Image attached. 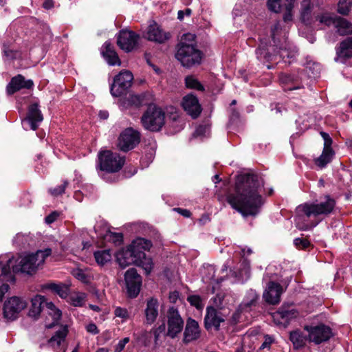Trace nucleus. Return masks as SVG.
Masks as SVG:
<instances>
[{"label":"nucleus","instance_id":"f257e3e1","mask_svg":"<svg viewBox=\"0 0 352 352\" xmlns=\"http://www.w3.org/2000/svg\"><path fill=\"white\" fill-rule=\"evenodd\" d=\"M264 183L254 174L240 177L235 184L234 190L226 195L230 206L243 217L255 216L259 213L264 199L262 197Z\"/></svg>","mask_w":352,"mask_h":352},{"label":"nucleus","instance_id":"f03ea898","mask_svg":"<svg viewBox=\"0 0 352 352\" xmlns=\"http://www.w3.org/2000/svg\"><path fill=\"white\" fill-rule=\"evenodd\" d=\"M51 249L47 248L45 250H38L34 254L19 256L15 261L14 258L9 259L7 264L1 269L2 279L8 281L12 278L10 274L11 265L14 273L23 272L30 274L34 272L38 267L44 263L45 258L51 254Z\"/></svg>","mask_w":352,"mask_h":352},{"label":"nucleus","instance_id":"7ed1b4c3","mask_svg":"<svg viewBox=\"0 0 352 352\" xmlns=\"http://www.w3.org/2000/svg\"><path fill=\"white\" fill-rule=\"evenodd\" d=\"M335 206V199L329 195H325L319 201L316 200L299 205L296 210L298 217L318 218L330 214L333 211Z\"/></svg>","mask_w":352,"mask_h":352},{"label":"nucleus","instance_id":"20e7f679","mask_svg":"<svg viewBox=\"0 0 352 352\" xmlns=\"http://www.w3.org/2000/svg\"><path fill=\"white\" fill-rule=\"evenodd\" d=\"M144 129L151 131H159L165 124V113L155 104H150L141 118Z\"/></svg>","mask_w":352,"mask_h":352},{"label":"nucleus","instance_id":"39448f33","mask_svg":"<svg viewBox=\"0 0 352 352\" xmlns=\"http://www.w3.org/2000/svg\"><path fill=\"white\" fill-rule=\"evenodd\" d=\"M175 57L184 67H190L200 63L201 53L194 45L183 42L179 43Z\"/></svg>","mask_w":352,"mask_h":352},{"label":"nucleus","instance_id":"423d86ee","mask_svg":"<svg viewBox=\"0 0 352 352\" xmlns=\"http://www.w3.org/2000/svg\"><path fill=\"white\" fill-rule=\"evenodd\" d=\"M100 169L107 173L119 171L124 164V158L111 151L100 152L98 155Z\"/></svg>","mask_w":352,"mask_h":352},{"label":"nucleus","instance_id":"0eeeda50","mask_svg":"<svg viewBox=\"0 0 352 352\" xmlns=\"http://www.w3.org/2000/svg\"><path fill=\"white\" fill-rule=\"evenodd\" d=\"M133 76L127 70H123L116 75L111 86V94L113 96L120 97L131 87Z\"/></svg>","mask_w":352,"mask_h":352},{"label":"nucleus","instance_id":"6e6552de","mask_svg":"<svg viewBox=\"0 0 352 352\" xmlns=\"http://www.w3.org/2000/svg\"><path fill=\"white\" fill-rule=\"evenodd\" d=\"M27 307V302L22 298L12 296L3 305V316L8 320L16 319L20 312Z\"/></svg>","mask_w":352,"mask_h":352},{"label":"nucleus","instance_id":"1a4fd4ad","mask_svg":"<svg viewBox=\"0 0 352 352\" xmlns=\"http://www.w3.org/2000/svg\"><path fill=\"white\" fill-rule=\"evenodd\" d=\"M140 142V133L132 128H127L120 133L118 147L126 152L134 148Z\"/></svg>","mask_w":352,"mask_h":352},{"label":"nucleus","instance_id":"9d476101","mask_svg":"<svg viewBox=\"0 0 352 352\" xmlns=\"http://www.w3.org/2000/svg\"><path fill=\"white\" fill-rule=\"evenodd\" d=\"M143 37L149 41L162 44L170 38V34L164 30L156 22L153 21L143 33Z\"/></svg>","mask_w":352,"mask_h":352},{"label":"nucleus","instance_id":"9b49d317","mask_svg":"<svg viewBox=\"0 0 352 352\" xmlns=\"http://www.w3.org/2000/svg\"><path fill=\"white\" fill-rule=\"evenodd\" d=\"M140 36L133 31L121 30L117 38L118 45L126 52H131L138 43Z\"/></svg>","mask_w":352,"mask_h":352},{"label":"nucleus","instance_id":"f8f14e48","mask_svg":"<svg viewBox=\"0 0 352 352\" xmlns=\"http://www.w3.org/2000/svg\"><path fill=\"white\" fill-rule=\"evenodd\" d=\"M305 329L309 333V341L316 344L327 341L332 336L331 329L324 324L305 327Z\"/></svg>","mask_w":352,"mask_h":352},{"label":"nucleus","instance_id":"ddd939ff","mask_svg":"<svg viewBox=\"0 0 352 352\" xmlns=\"http://www.w3.org/2000/svg\"><path fill=\"white\" fill-rule=\"evenodd\" d=\"M124 279L129 296L136 297L140 291L141 276L138 274L136 270L131 268L126 272Z\"/></svg>","mask_w":352,"mask_h":352},{"label":"nucleus","instance_id":"4468645a","mask_svg":"<svg viewBox=\"0 0 352 352\" xmlns=\"http://www.w3.org/2000/svg\"><path fill=\"white\" fill-rule=\"evenodd\" d=\"M184 327V321L177 311H170L168 316V331L166 335L174 338L181 333Z\"/></svg>","mask_w":352,"mask_h":352},{"label":"nucleus","instance_id":"2eb2a0df","mask_svg":"<svg viewBox=\"0 0 352 352\" xmlns=\"http://www.w3.org/2000/svg\"><path fill=\"white\" fill-rule=\"evenodd\" d=\"M283 292V287L279 283L271 281L267 284L263 296L267 303L276 305L280 302Z\"/></svg>","mask_w":352,"mask_h":352},{"label":"nucleus","instance_id":"dca6fc26","mask_svg":"<svg viewBox=\"0 0 352 352\" xmlns=\"http://www.w3.org/2000/svg\"><path fill=\"white\" fill-rule=\"evenodd\" d=\"M182 107L192 118H197L202 110L197 96L191 94L183 98Z\"/></svg>","mask_w":352,"mask_h":352},{"label":"nucleus","instance_id":"f3484780","mask_svg":"<svg viewBox=\"0 0 352 352\" xmlns=\"http://www.w3.org/2000/svg\"><path fill=\"white\" fill-rule=\"evenodd\" d=\"M200 333L201 331L198 322L192 318H189L186 322L184 332V342L189 343L197 340L200 336Z\"/></svg>","mask_w":352,"mask_h":352},{"label":"nucleus","instance_id":"a211bd4d","mask_svg":"<svg viewBox=\"0 0 352 352\" xmlns=\"http://www.w3.org/2000/svg\"><path fill=\"white\" fill-rule=\"evenodd\" d=\"M117 262L122 268L136 263H140V260L137 258V256L133 253L129 247L126 250L120 251L116 254Z\"/></svg>","mask_w":352,"mask_h":352},{"label":"nucleus","instance_id":"6ab92c4d","mask_svg":"<svg viewBox=\"0 0 352 352\" xmlns=\"http://www.w3.org/2000/svg\"><path fill=\"white\" fill-rule=\"evenodd\" d=\"M33 85L32 80H25L22 75L19 74L11 79L7 86V92L8 94L12 95L21 89H30Z\"/></svg>","mask_w":352,"mask_h":352},{"label":"nucleus","instance_id":"aec40b11","mask_svg":"<svg viewBox=\"0 0 352 352\" xmlns=\"http://www.w3.org/2000/svg\"><path fill=\"white\" fill-rule=\"evenodd\" d=\"M43 120V117L38 108V104L34 103L30 105L27 118L23 122H28L30 125V129L35 131L38 128V124L41 122Z\"/></svg>","mask_w":352,"mask_h":352},{"label":"nucleus","instance_id":"412c9836","mask_svg":"<svg viewBox=\"0 0 352 352\" xmlns=\"http://www.w3.org/2000/svg\"><path fill=\"white\" fill-rule=\"evenodd\" d=\"M159 314V302L157 299L151 298L146 300L144 309L145 322L148 324H152L157 319Z\"/></svg>","mask_w":352,"mask_h":352},{"label":"nucleus","instance_id":"4be33fe9","mask_svg":"<svg viewBox=\"0 0 352 352\" xmlns=\"http://www.w3.org/2000/svg\"><path fill=\"white\" fill-rule=\"evenodd\" d=\"M151 246L152 243L150 241L143 238H138L133 240L128 247L133 251L137 258L140 260L144 258L146 255L144 251L148 250Z\"/></svg>","mask_w":352,"mask_h":352},{"label":"nucleus","instance_id":"5701e85b","mask_svg":"<svg viewBox=\"0 0 352 352\" xmlns=\"http://www.w3.org/2000/svg\"><path fill=\"white\" fill-rule=\"evenodd\" d=\"M223 322H224V318L219 312L213 307L207 308V313L204 318L205 327L207 329L213 327L217 329Z\"/></svg>","mask_w":352,"mask_h":352},{"label":"nucleus","instance_id":"b1692460","mask_svg":"<svg viewBox=\"0 0 352 352\" xmlns=\"http://www.w3.org/2000/svg\"><path fill=\"white\" fill-rule=\"evenodd\" d=\"M296 315V311L294 309H285L282 307L273 314V318L274 322L278 325L285 327L289 320L295 318Z\"/></svg>","mask_w":352,"mask_h":352},{"label":"nucleus","instance_id":"393cba45","mask_svg":"<svg viewBox=\"0 0 352 352\" xmlns=\"http://www.w3.org/2000/svg\"><path fill=\"white\" fill-rule=\"evenodd\" d=\"M47 302L43 296H35L31 300V307L28 313L29 316L34 319L38 318Z\"/></svg>","mask_w":352,"mask_h":352},{"label":"nucleus","instance_id":"a878e982","mask_svg":"<svg viewBox=\"0 0 352 352\" xmlns=\"http://www.w3.org/2000/svg\"><path fill=\"white\" fill-rule=\"evenodd\" d=\"M104 47L105 50L102 52V54L108 64L110 65L120 66L121 65V61L111 43L105 42Z\"/></svg>","mask_w":352,"mask_h":352},{"label":"nucleus","instance_id":"bb28decb","mask_svg":"<svg viewBox=\"0 0 352 352\" xmlns=\"http://www.w3.org/2000/svg\"><path fill=\"white\" fill-rule=\"evenodd\" d=\"M45 309L48 316L52 319V322H46L45 327L50 329L58 323L61 317V311L52 302H47L45 304Z\"/></svg>","mask_w":352,"mask_h":352},{"label":"nucleus","instance_id":"cd10ccee","mask_svg":"<svg viewBox=\"0 0 352 352\" xmlns=\"http://www.w3.org/2000/svg\"><path fill=\"white\" fill-rule=\"evenodd\" d=\"M338 58H348L352 56V38H347L340 43L337 49Z\"/></svg>","mask_w":352,"mask_h":352},{"label":"nucleus","instance_id":"c85d7f7f","mask_svg":"<svg viewBox=\"0 0 352 352\" xmlns=\"http://www.w3.org/2000/svg\"><path fill=\"white\" fill-rule=\"evenodd\" d=\"M302 77L296 76L292 74H282L280 77V80L281 83L285 85H292L288 86L285 89L292 91L300 89L302 87V86L300 85L299 83V79H301Z\"/></svg>","mask_w":352,"mask_h":352},{"label":"nucleus","instance_id":"c756f323","mask_svg":"<svg viewBox=\"0 0 352 352\" xmlns=\"http://www.w3.org/2000/svg\"><path fill=\"white\" fill-rule=\"evenodd\" d=\"M335 28L340 35H347L352 34V23L345 19L338 17L336 18Z\"/></svg>","mask_w":352,"mask_h":352},{"label":"nucleus","instance_id":"7c9ffc66","mask_svg":"<svg viewBox=\"0 0 352 352\" xmlns=\"http://www.w3.org/2000/svg\"><path fill=\"white\" fill-rule=\"evenodd\" d=\"M67 333V327L66 325L61 327L54 336L50 338L49 344L54 349L59 347L61 342L64 341Z\"/></svg>","mask_w":352,"mask_h":352},{"label":"nucleus","instance_id":"2f4dec72","mask_svg":"<svg viewBox=\"0 0 352 352\" xmlns=\"http://www.w3.org/2000/svg\"><path fill=\"white\" fill-rule=\"evenodd\" d=\"M333 155L331 148H324L321 155L315 160V164L318 167L323 168L331 161Z\"/></svg>","mask_w":352,"mask_h":352},{"label":"nucleus","instance_id":"473e14b6","mask_svg":"<svg viewBox=\"0 0 352 352\" xmlns=\"http://www.w3.org/2000/svg\"><path fill=\"white\" fill-rule=\"evenodd\" d=\"M289 339L293 343L294 348L298 349L305 344L307 336L302 331L296 330L290 333Z\"/></svg>","mask_w":352,"mask_h":352},{"label":"nucleus","instance_id":"72a5a7b5","mask_svg":"<svg viewBox=\"0 0 352 352\" xmlns=\"http://www.w3.org/2000/svg\"><path fill=\"white\" fill-rule=\"evenodd\" d=\"M94 258L98 265L103 266L111 261L112 254L109 250H98L94 252Z\"/></svg>","mask_w":352,"mask_h":352},{"label":"nucleus","instance_id":"f704fd0d","mask_svg":"<svg viewBox=\"0 0 352 352\" xmlns=\"http://www.w3.org/2000/svg\"><path fill=\"white\" fill-rule=\"evenodd\" d=\"M43 288L55 292L61 298H65L67 296L68 288L63 284L47 283L43 286Z\"/></svg>","mask_w":352,"mask_h":352},{"label":"nucleus","instance_id":"c9c22d12","mask_svg":"<svg viewBox=\"0 0 352 352\" xmlns=\"http://www.w3.org/2000/svg\"><path fill=\"white\" fill-rule=\"evenodd\" d=\"M3 53L9 60L20 57L21 53L16 50L10 43H4L3 45Z\"/></svg>","mask_w":352,"mask_h":352},{"label":"nucleus","instance_id":"e433bc0d","mask_svg":"<svg viewBox=\"0 0 352 352\" xmlns=\"http://www.w3.org/2000/svg\"><path fill=\"white\" fill-rule=\"evenodd\" d=\"M311 12V0H302L301 2V19L304 23H307Z\"/></svg>","mask_w":352,"mask_h":352},{"label":"nucleus","instance_id":"4c0bfd02","mask_svg":"<svg viewBox=\"0 0 352 352\" xmlns=\"http://www.w3.org/2000/svg\"><path fill=\"white\" fill-rule=\"evenodd\" d=\"M278 54L280 58L284 59L286 57L288 58H291L295 56L296 54V51L294 50H291L290 47L289 45V43H287L286 41L283 44H282L281 46L278 48Z\"/></svg>","mask_w":352,"mask_h":352},{"label":"nucleus","instance_id":"58836bf2","mask_svg":"<svg viewBox=\"0 0 352 352\" xmlns=\"http://www.w3.org/2000/svg\"><path fill=\"white\" fill-rule=\"evenodd\" d=\"M186 87L188 89L204 91V87L201 82L192 76H188L185 78Z\"/></svg>","mask_w":352,"mask_h":352},{"label":"nucleus","instance_id":"ea45409f","mask_svg":"<svg viewBox=\"0 0 352 352\" xmlns=\"http://www.w3.org/2000/svg\"><path fill=\"white\" fill-rule=\"evenodd\" d=\"M86 299V295L84 293H75L69 296L70 303L75 307H82Z\"/></svg>","mask_w":352,"mask_h":352},{"label":"nucleus","instance_id":"a19ab883","mask_svg":"<svg viewBox=\"0 0 352 352\" xmlns=\"http://www.w3.org/2000/svg\"><path fill=\"white\" fill-rule=\"evenodd\" d=\"M72 275L83 283H88L90 281V277L86 271L80 268L74 269L72 272Z\"/></svg>","mask_w":352,"mask_h":352},{"label":"nucleus","instance_id":"79ce46f5","mask_svg":"<svg viewBox=\"0 0 352 352\" xmlns=\"http://www.w3.org/2000/svg\"><path fill=\"white\" fill-rule=\"evenodd\" d=\"M257 58L260 60H265L267 61L276 60V55L270 54L267 50L262 47H259L256 50Z\"/></svg>","mask_w":352,"mask_h":352},{"label":"nucleus","instance_id":"37998d69","mask_svg":"<svg viewBox=\"0 0 352 352\" xmlns=\"http://www.w3.org/2000/svg\"><path fill=\"white\" fill-rule=\"evenodd\" d=\"M258 299V295L254 290H250L248 293V298L241 305V307H249L254 304Z\"/></svg>","mask_w":352,"mask_h":352},{"label":"nucleus","instance_id":"c03bdc74","mask_svg":"<svg viewBox=\"0 0 352 352\" xmlns=\"http://www.w3.org/2000/svg\"><path fill=\"white\" fill-rule=\"evenodd\" d=\"M338 16H333L329 14H322L317 16L316 20L318 21L320 23H324L327 26H330L331 25H336V18Z\"/></svg>","mask_w":352,"mask_h":352},{"label":"nucleus","instance_id":"a18cd8bd","mask_svg":"<svg viewBox=\"0 0 352 352\" xmlns=\"http://www.w3.org/2000/svg\"><path fill=\"white\" fill-rule=\"evenodd\" d=\"M351 7V2L349 0H340L338 5V12L343 15L349 14Z\"/></svg>","mask_w":352,"mask_h":352},{"label":"nucleus","instance_id":"49530a36","mask_svg":"<svg viewBox=\"0 0 352 352\" xmlns=\"http://www.w3.org/2000/svg\"><path fill=\"white\" fill-rule=\"evenodd\" d=\"M114 315L116 317L121 318L122 322H125L130 318V314L127 309L121 307L115 308Z\"/></svg>","mask_w":352,"mask_h":352},{"label":"nucleus","instance_id":"de8ad7c7","mask_svg":"<svg viewBox=\"0 0 352 352\" xmlns=\"http://www.w3.org/2000/svg\"><path fill=\"white\" fill-rule=\"evenodd\" d=\"M135 265L142 266L145 270L146 274H148L153 268L152 261L151 258H146V255L144 258L140 259V263H136Z\"/></svg>","mask_w":352,"mask_h":352},{"label":"nucleus","instance_id":"09e8293b","mask_svg":"<svg viewBox=\"0 0 352 352\" xmlns=\"http://www.w3.org/2000/svg\"><path fill=\"white\" fill-rule=\"evenodd\" d=\"M312 66H313V69L314 71L311 72V73H310V71L311 69V64L310 63H308L307 64V66L306 67L307 69V72L308 74V75L310 76V77H313V78H316L317 77L319 74H320V66L319 64H316V63H313L312 64Z\"/></svg>","mask_w":352,"mask_h":352},{"label":"nucleus","instance_id":"8fccbe9b","mask_svg":"<svg viewBox=\"0 0 352 352\" xmlns=\"http://www.w3.org/2000/svg\"><path fill=\"white\" fill-rule=\"evenodd\" d=\"M294 244L299 250L306 249L310 245V243L307 239L300 238L295 239Z\"/></svg>","mask_w":352,"mask_h":352},{"label":"nucleus","instance_id":"3c124183","mask_svg":"<svg viewBox=\"0 0 352 352\" xmlns=\"http://www.w3.org/2000/svg\"><path fill=\"white\" fill-rule=\"evenodd\" d=\"M68 183L67 182L65 181L63 184L60 186H58L54 188H50L49 190L50 194L53 196H58L63 193H64L65 188L67 187Z\"/></svg>","mask_w":352,"mask_h":352},{"label":"nucleus","instance_id":"603ef678","mask_svg":"<svg viewBox=\"0 0 352 352\" xmlns=\"http://www.w3.org/2000/svg\"><path fill=\"white\" fill-rule=\"evenodd\" d=\"M267 7L271 11L279 12L281 8L280 0H268Z\"/></svg>","mask_w":352,"mask_h":352},{"label":"nucleus","instance_id":"864d4df0","mask_svg":"<svg viewBox=\"0 0 352 352\" xmlns=\"http://www.w3.org/2000/svg\"><path fill=\"white\" fill-rule=\"evenodd\" d=\"M110 240H112L113 243L116 244H120L122 241L123 236L121 233L111 232H110L108 234Z\"/></svg>","mask_w":352,"mask_h":352},{"label":"nucleus","instance_id":"5fc2aeb1","mask_svg":"<svg viewBox=\"0 0 352 352\" xmlns=\"http://www.w3.org/2000/svg\"><path fill=\"white\" fill-rule=\"evenodd\" d=\"M188 301L191 305L196 307L197 309H200L201 307V298L198 296H190L188 298Z\"/></svg>","mask_w":352,"mask_h":352},{"label":"nucleus","instance_id":"6e6d98bb","mask_svg":"<svg viewBox=\"0 0 352 352\" xmlns=\"http://www.w3.org/2000/svg\"><path fill=\"white\" fill-rule=\"evenodd\" d=\"M195 38V36L193 34H191V33L184 34L182 37L180 43L184 42V43H191L193 45Z\"/></svg>","mask_w":352,"mask_h":352},{"label":"nucleus","instance_id":"4d7b16f0","mask_svg":"<svg viewBox=\"0 0 352 352\" xmlns=\"http://www.w3.org/2000/svg\"><path fill=\"white\" fill-rule=\"evenodd\" d=\"M129 342V338L126 337L120 340L118 344L115 347V352H121L125 345Z\"/></svg>","mask_w":352,"mask_h":352},{"label":"nucleus","instance_id":"13d9d810","mask_svg":"<svg viewBox=\"0 0 352 352\" xmlns=\"http://www.w3.org/2000/svg\"><path fill=\"white\" fill-rule=\"evenodd\" d=\"M320 135L324 140V148H331L332 140L329 134L325 132H321Z\"/></svg>","mask_w":352,"mask_h":352},{"label":"nucleus","instance_id":"bf43d9fd","mask_svg":"<svg viewBox=\"0 0 352 352\" xmlns=\"http://www.w3.org/2000/svg\"><path fill=\"white\" fill-rule=\"evenodd\" d=\"M166 325L164 323L160 324L157 328L153 330L155 342L157 341L160 335L162 333H165Z\"/></svg>","mask_w":352,"mask_h":352},{"label":"nucleus","instance_id":"052dcab7","mask_svg":"<svg viewBox=\"0 0 352 352\" xmlns=\"http://www.w3.org/2000/svg\"><path fill=\"white\" fill-rule=\"evenodd\" d=\"M86 330L87 332L96 335L99 333V330L97 326L94 323H89L86 326Z\"/></svg>","mask_w":352,"mask_h":352},{"label":"nucleus","instance_id":"680f3d73","mask_svg":"<svg viewBox=\"0 0 352 352\" xmlns=\"http://www.w3.org/2000/svg\"><path fill=\"white\" fill-rule=\"evenodd\" d=\"M58 216V213L56 212H53L50 214L46 217L45 222L48 224L53 223L55 221Z\"/></svg>","mask_w":352,"mask_h":352},{"label":"nucleus","instance_id":"e2e57ef3","mask_svg":"<svg viewBox=\"0 0 352 352\" xmlns=\"http://www.w3.org/2000/svg\"><path fill=\"white\" fill-rule=\"evenodd\" d=\"M296 0H285L283 6L285 10H292L294 8Z\"/></svg>","mask_w":352,"mask_h":352},{"label":"nucleus","instance_id":"0e129e2a","mask_svg":"<svg viewBox=\"0 0 352 352\" xmlns=\"http://www.w3.org/2000/svg\"><path fill=\"white\" fill-rule=\"evenodd\" d=\"M130 101L135 105L138 106L142 104L140 96L137 95H132L130 97Z\"/></svg>","mask_w":352,"mask_h":352},{"label":"nucleus","instance_id":"69168bd1","mask_svg":"<svg viewBox=\"0 0 352 352\" xmlns=\"http://www.w3.org/2000/svg\"><path fill=\"white\" fill-rule=\"evenodd\" d=\"M173 210L177 211L179 214H181L182 216L185 217H189L191 214L190 212L186 209H182L180 208H173Z\"/></svg>","mask_w":352,"mask_h":352},{"label":"nucleus","instance_id":"338daca9","mask_svg":"<svg viewBox=\"0 0 352 352\" xmlns=\"http://www.w3.org/2000/svg\"><path fill=\"white\" fill-rule=\"evenodd\" d=\"M272 341H273V340H272V338L271 337L265 336V341L261 344L260 349H265V348L269 347V346L272 342Z\"/></svg>","mask_w":352,"mask_h":352},{"label":"nucleus","instance_id":"774afa93","mask_svg":"<svg viewBox=\"0 0 352 352\" xmlns=\"http://www.w3.org/2000/svg\"><path fill=\"white\" fill-rule=\"evenodd\" d=\"M293 14L292 10H285V13L283 16V20L285 22L291 21L292 20Z\"/></svg>","mask_w":352,"mask_h":352}]
</instances>
